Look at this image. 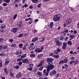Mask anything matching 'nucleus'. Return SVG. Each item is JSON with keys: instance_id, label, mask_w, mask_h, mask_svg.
<instances>
[{"instance_id": "obj_1", "label": "nucleus", "mask_w": 79, "mask_h": 79, "mask_svg": "<svg viewBox=\"0 0 79 79\" xmlns=\"http://www.w3.org/2000/svg\"><path fill=\"white\" fill-rule=\"evenodd\" d=\"M48 65L47 66V69L48 70V71H50V70H52V69H54V68H55V66L53 65H52L50 63H48Z\"/></svg>"}, {"instance_id": "obj_2", "label": "nucleus", "mask_w": 79, "mask_h": 79, "mask_svg": "<svg viewBox=\"0 0 79 79\" xmlns=\"http://www.w3.org/2000/svg\"><path fill=\"white\" fill-rule=\"evenodd\" d=\"M60 19V15L57 14L55 15L54 16L53 20L54 21H58Z\"/></svg>"}, {"instance_id": "obj_3", "label": "nucleus", "mask_w": 79, "mask_h": 79, "mask_svg": "<svg viewBox=\"0 0 79 79\" xmlns=\"http://www.w3.org/2000/svg\"><path fill=\"white\" fill-rule=\"evenodd\" d=\"M45 62V60L44 59L42 60L41 62H40V64L37 65V67H40L41 66H44V63Z\"/></svg>"}, {"instance_id": "obj_4", "label": "nucleus", "mask_w": 79, "mask_h": 79, "mask_svg": "<svg viewBox=\"0 0 79 79\" xmlns=\"http://www.w3.org/2000/svg\"><path fill=\"white\" fill-rule=\"evenodd\" d=\"M54 60V59L52 58H49L47 59V61L48 63H51L52 62H53V61Z\"/></svg>"}, {"instance_id": "obj_5", "label": "nucleus", "mask_w": 79, "mask_h": 79, "mask_svg": "<svg viewBox=\"0 0 79 79\" xmlns=\"http://www.w3.org/2000/svg\"><path fill=\"white\" fill-rule=\"evenodd\" d=\"M56 74V72L55 70H53L52 71H51L49 73V75L52 76H53L54 75H55Z\"/></svg>"}, {"instance_id": "obj_6", "label": "nucleus", "mask_w": 79, "mask_h": 79, "mask_svg": "<svg viewBox=\"0 0 79 79\" xmlns=\"http://www.w3.org/2000/svg\"><path fill=\"white\" fill-rule=\"evenodd\" d=\"M49 72L50 71H48L47 69V71L46 69H44L43 71V73L44 74H45V75H46V76H47L48 75V73H49Z\"/></svg>"}, {"instance_id": "obj_7", "label": "nucleus", "mask_w": 79, "mask_h": 79, "mask_svg": "<svg viewBox=\"0 0 79 79\" xmlns=\"http://www.w3.org/2000/svg\"><path fill=\"white\" fill-rule=\"evenodd\" d=\"M66 23L67 24H70L71 23V19H68L66 20Z\"/></svg>"}, {"instance_id": "obj_8", "label": "nucleus", "mask_w": 79, "mask_h": 79, "mask_svg": "<svg viewBox=\"0 0 79 79\" xmlns=\"http://www.w3.org/2000/svg\"><path fill=\"white\" fill-rule=\"evenodd\" d=\"M67 46V43L66 42H64L63 43V46L62 47V48L64 49H66Z\"/></svg>"}, {"instance_id": "obj_9", "label": "nucleus", "mask_w": 79, "mask_h": 79, "mask_svg": "<svg viewBox=\"0 0 79 79\" xmlns=\"http://www.w3.org/2000/svg\"><path fill=\"white\" fill-rule=\"evenodd\" d=\"M28 61H29V60L27 59H25L23 60L22 62L23 63H28Z\"/></svg>"}, {"instance_id": "obj_10", "label": "nucleus", "mask_w": 79, "mask_h": 79, "mask_svg": "<svg viewBox=\"0 0 79 79\" xmlns=\"http://www.w3.org/2000/svg\"><path fill=\"white\" fill-rule=\"evenodd\" d=\"M21 76H22V74H21L20 72H19L17 74L16 77H17V78H19L20 77H21Z\"/></svg>"}, {"instance_id": "obj_11", "label": "nucleus", "mask_w": 79, "mask_h": 79, "mask_svg": "<svg viewBox=\"0 0 79 79\" xmlns=\"http://www.w3.org/2000/svg\"><path fill=\"white\" fill-rule=\"evenodd\" d=\"M56 43L57 46H61L62 45V42H60L59 41H57Z\"/></svg>"}, {"instance_id": "obj_12", "label": "nucleus", "mask_w": 79, "mask_h": 79, "mask_svg": "<svg viewBox=\"0 0 79 79\" xmlns=\"http://www.w3.org/2000/svg\"><path fill=\"white\" fill-rule=\"evenodd\" d=\"M35 52H42V51H41V49L40 48H37L35 50Z\"/></svg>"}, {"instance_id": "obj_13", "label": "nucleus", "mask_w": 79, "mask_h": 79, "mask_svg": "<svg viewBox=\"0 0 79 79\" xmlns=\"http://www.w3.org/2000/svg\"><path fill=\"white\" fill-rule=\"evenodd\" d=\"M37 39H38V37H36L33 38L32 40V41L33 42H35V41H36Z\"/></svg>"}, {"instance_id": "obj_14", "label": "nucleus", "mask_w": 79, "mask_h": 79, "mask_svg": "<svg viewBox=\"0 0 79 79\" xmlns=\"http://www.w3.org/2000/svg\"><path fill=\"white\" fill-rule=\"evenodd\" d=\"M18 28H14L13 30V32H14V33H16V31H18Z\"/></svg>"}, {"instance_id": "obj_15", "label": "nucleus", "mask_w": 79, "mask_h": 79, "mask_svg": "<svg viewBox=\"0 0 79 79\" xmlns=\"http://www.w3.org/2000/svg\"><path fill=\"white\" fill-rule=\"evenodd\" d=\"M69 37H70V40H72V39H74V38L75 37V36H74V35H70Z\"/></svg>"}, {"instance_id": "obj_16", "label": "nucleus", "mask_w": 79, "mask_h": 79, "mask_svg": "<svg viewBox=\"0 0 79 79\" xmlns=\"http://www.w3.org/2000/svg\"><path fill=\"white\" fill-rule=\"evenodd\" d=\"M73 63L75 65H76L79 63V61L78 60H75V61L73 60Z\"/></svg>"}, {"instance_id": "obj_17", "label": "nucleus", "mask_w": 79, "mask_h": 79, "mask_svg": "<svg viewBox=\"0 0 79 79\" xmlns=\"http://www.w3.org/2000/svg\"><path fill=\"white\" fill-rule=\"evenodd\" d=\"M27 55V54H25L22 56H21V58H22V59L23 58H26V57Z\"/></svg>"}, {"instance_id": "obj_18", "label": "nucleus", "mask_w": 79, "mask_h": 79, "mask_svg": "<svg viewBox=\"0 0 79 79\" xmlns=\"http://www.w3.org/2000/svg\"><path fill=\"white\" fill-rule=\"evenodd\" d=\"M27 70L28 71H32V69H33V68L32 67H30L29 68H27Z\"/></svg>"}, {"instance_id": "obj_19", "label": "nucleus", "mask_w": 79, "mask_h": 79, "mask_svg": "<svg viewBox=\"0 0 79 79\" xmlns=\"http://www.w3.org/2000/svg\"><path fill=\"white\" fill-rule=\"evenodd\" d=\"M25 47H26L27 48H28L29 47V44H27V43H26L24 44Z\"/></svg>"}, {"instance_id": "obj_20", "label": "nucleus", "mask_w": 79, "mask_h": 79, "mask_svg": "<svg viewBox=\"0 0 79 79\" xmlns=\"http://www.w3.org/2000/svg\"><path fill=\"white\" fill-rule=\"evenodd\" d=\"M6 27V26L5 24L2 25L1 26V28L2 29H4Z\"/></svg>"}, {"instance_id": "obj_21", "label": "nucleus", "mask_w": 79, "mask_h": 79, "mask_svg": "<svg viewBox=\"0 0 79 79\" xmlns=\"http://www.w3.org/2000/svg\"><path fill=\"white\" fill-rule=\"evenodd\" d=\"M30 57H31V58H33L35 56V55L33 54H31L30 55Z\"/></svg>"}, {"instance_id": "obj_22", "label": "nucleus", "mask_w": 79, "mask_h": 79, "mask_svg": "<svg viewBox=\"0 0 79 79\" xmlns=\"http://www.w3.org/2000/svg\"><path fill=\"white\" fill-rule=\"evenodd\" d=\"M6 61L5 62V64H8V63H10V61L8 60H7V59H6Z\"/></svg>"}, {"instance_id": "obj_23", "label": "nucleus", "mask_w": 79, "mask_h": 79, "mask_svg": "<svg viewBox=\"0 0 79 79\" xmlns=\"http://www.w3.org/2000/svg\"><path fill=\"white\" fill-rule=\"evenodd\" d=\"M38 0H32V2L33 3H38Z\"/></svg>"}, {"instance_id": "obj_24", "label": "nucleus", "mask_w": 79, "mask_h": 79, "mask_svg": "<svg viewBox=\"0 0 79 79\" xmlns=\"http://www.w3.org/2000/svg\"><path fill=\"white\" fill-rule=\"evenodd\" d=\"M43 56V54H42L38 55V56H37V58H41V57H42Z\"/></svg>"}, {"instance_id": "obj_25", "label": "nucleus", "mask_w": 79, "mask_h": 79, "mask_svg": "<svg viewBox=\"0 0 79 79\" xmlns=\"http://www.w3.org/2000/svg\"><path fill=\"white\" fill-rule=\"evenodd\" d=\"M23 44H20L19 45V48H23Z\"/></svg>"}, {"instance_id": "obj_26", "label": "nucleus", "mask_w": 79, "mask_h": 79, "mask_svg": "<svg viewBox=\"0 0 79 79\" xmlns=\"http://www.w3.org/2000/svg\"><path fill=\"white\" fill-rule=\"evenodd\" d=\"M37 74L39 76H42V73L41 72H39L37 73Z\"/></svg>"}, {"instance_id": "obj_27", "label": "nucleus", "mask_w": 79, "mask_h": 79, "mask_svg": "<svg viewBox=\"0 0 79 79\" xmlns=\"http://www.w3.org/2000/svg\"><path fill=\"white\" fill-rule=\"evenodd\" d=\"M67 44L68 45H72V42H71V41H69L67 42Z\"/></svg>"}, {"instance_id": "obj_28", "label": "nucleus", "mask_w": 79, "mask_h": 79, "mask_svg": "<svg viewBox=\"0 0 79 79\" xmlns=\"http://www.w3.org/2000/svg\"><path fill=\"white\" fill-rule=\"evenodd\" d=\"M70 59L72 61H73L75 60V57L74 56H72V57H70Z\"/></svg>"}, {"instance_id": "obj_29", "label": "nucleus", "mask_w": 79, "mask_h": 79, "mask_svg": "<svg viewBox=\"0 0 79 79\" xmlns=\"http://www.w3.org/2000/svg\"><path fill=\"white\" fill-rule=\"evenodd\" d=\"M8 47L6 46H4L3 47V50H5V49H7Z\"/></svg>"}, {"instance_id": "obj_30", "label": "nucleus", "mask_w": 79, "mask_h": 79, "mask_svg": "<svg viewBox=\"0 0 79 79\" xmlns=\"http://www.w3.org/2000/svg\"><path fill=\"white\" fill-rule=\"evenodd\" d=\"M68 62V59L66 58L65 59V60H63V63H67Z\"/></svg>"}, {"instance_id": "obj_31", "label": "nucleus", "mask_w": 79, "mask_h": 79, "mask_svg": "<svg viewBox=\"0 0 79 79\" xmlns=\"http://www.w3.org/2000/svg\"><path fill=\"white\" fill-rule=\"evenodd\" d=\"M2 60H0V68H2Z\"/></svg>"}, {"instance_id": "obj_32", "label": "nucleus", "mask_w": 79, "mask_h": 79, "mask_svg": "<svg viewBox=\"0 0 79 79\" xmlns=\"http://www.w3.org/2000/svg\"><path fill=\"white\" fill-rule=\"evenodd\" d=\"M44 68V65L42 66L40 68V71H42V69H43V68Z\"/></svg>"}, {"instance_id": "obj_33", "label": "nucleus", "mask_w": 79, "mask_h": 79, "mask_svg": "<svg viewBox=\"0 0 79 79\" xmlns=\"http://www.w3.org/2000/svg\"><path fill=\"white\" fill-rule=\"evenodd\" d=\"M22 60H23V59L21 57V58H19L17 59L18 61H22Z\"/></svg>"}, {"instance_id": "obj_34", "label": "nucleus", "mask_w": 79, "mask_h": 79, "mask_svg": "<svg viewBox=\"0 0 79 79\" xmlns=\"http://www.w3.org/2000/svg\"><path fill=\"white\" fill-rule=\"evenodd\" d=\"M10 76L11 77H13L14 76V74L13 73H11V72H10Z\"/></svg>"}, {"instance_id": "obj_35", "label": "nucleus", "mask_w": 79, "mask_h": 79, "mask_svg": "<svg viewBox=\"0 0 79 79\" xmlns=\"http://www.w3.org/2000/svg\"><path fill=\"white\" fill-rule=\"evenodd\" d=\"M63 60H60V62L59 63V64H61L62 63L63 64Z\"/></svg>"}, {"instance_id": "obj_36", "label": "nucleus", "mask_w": 79, "mask_h": 79, "mask_svg": "<svg viewBox=\"0 0 79 79\" xmlns=\"http://www.w3.org/2000/svg\"><path fill=\"white\" fill-rule=\"evenodd\" d=\"M20 1V0H15V1H14V2L15 3H18V2H19Z\"/></svg>"}, {"instance_id": "obj_37", "label": "nucleus", "mask_w": 79, "mask_h": 79, "mask_svg": "<svg viewBox=\"0 0 79 79\" xmlns=\"http://www.w3.org/2000/svg\"><path fill=\"white\" fill-rule=\"evenodd\" d=\"M53 23L52 22H51L50 23V27H52V26H53Z\"/></svg>"}, {"instance_id": "obj_38", "label": "nucleus", "mask_w": 79, "mask_h": 79, "mask_svg": "<svg viewBox=\"0 0 79 79\" xmlns=\"http://www.w3.org/2000/svg\"><path fill=\"white\" fill-rule=\"evenodd\" d=\"M3 1L4 2H6V3H9L10 1V0H3Z\"/></svg>"}, {"instance_id": "obj_39", "label": "nucleus", "mask_w": 79, "mask_h": 79, "mask_svg": "<svg viewBox=\"0 0 79 79\" xmlns=\"http://www.w3.org/2000/svg\"><path fill=\"white\" fill-rule=\"evenodd\" d=\"M16 46V44H14L11 45V47H15Z\"/></svg>"}, {"instance_id": "obj_40", "label": "nucleus", "mask_w": 79, "mask_h": 79, "mask_svg": "<svg viewBox=\"0 0 79 79\" xmlns=\"http://www.w3.org/2000/svg\"><path fill=\"white\" fill-rule=\"evenodd\" d=\"M58 52L56 50H55L54 52V54H58Z\"/></svg>"}, {"instance_id": "obj_41", "label": "nucleus", "mask_w": 79, "mask_h": 79, "mask_svg": "<svg viewBox=\"0 0 79 79\" xmlns=\"http://www.w3.org/2000/svg\"><path fill=\"white\" fill-rule=\"evenodd\" d=\"M34 45V43H31L30 44V47H33Z\"/></svg>"}, {"instance_id": "obj_42", "label": "nucleus", "mask_w": 79, "mask_h": 79, "mask_svg": "<svg viewBox=\"0 0 79 79\" xmlns=\"http://www.w3.org/2000/svg\"><path fill=\"white\" fill-rule=\"evenodd\" d=\"M16 17H17V14H15L14 17V19H16Z\"/></svg>"}, {"instance_id": "obj_43", "label": "nucleus", "mask_w": 79, "mask_h": 79, "mask_svg": "<svg viewBox=\"0 0 79 79\" xmlns=\"http://www.w3.org/2000/svg\"><path fill=\"white\" fill-rule=\"evenodd\" d=\"M23 35V34H20L19 35H18V37H22Z\"/></svg>"}, {"instance_id": "obj_44", "label": "nucleus", "mask_w": 79, "mask_h": 79, "mask_svg": "<svg viewBox=\"0 0 79 79\" xmlns=\"http://www.w3.org/2000/svg\"><path fill=\"white\" fill-rule=\"evenodd\" d=\"M54 57H55V58H59V55H54Z\"/></svg>"}, {"instance_id": "obj_45", "label": "nucleus", "mask_w": 79, "mask_h": 79, "mask_svg": "<svg viewBox=\"0 0 79 79\" xmlns=\"http://www.w3.org/2000/svg\"><path fill=\"white\" fill-rule=\"evenodd\" d=\"M73 63H74V60H71V61L69 62L70 64H73Z\"/></svg>"}, {"instance_id": "obj_46", "label": "nucleus", "mask_w": 79, "mask_h": 79, "mask_svg": "<svg viewBox=\"0 0 79 79\" xmlns=\"http://www.w3.org/2000/svg\"><path fill=\"white\" fill-rule=\"evenodd\" d=\"M26 48H27V47H25L24 46L23 48V51L24 50H26Z\"/></svg>"}, {"instance_id": "obj_47", "label": "nucleus", "mask_w": 79, "mask_h": 79, "mask_svg": "<svg viewBox=\"0 0 79 79\" xmlns=\"http://www.w3.org/2000/svg\"><path fill=\"white\" fill-rule=\"evenodd\" d=\"M64 66L65 67V68L67 69L68 68V65L67 64H64Z\"/></svg>"}, {"instance_id": "obj_48", "label": "nucleus", "mask_w": 79, "mask_h": 79, "mask_svg": "<svg viewBox=\"0 0 79 79\" xmlns=\"http://www.w3.org/2000/svg\"><path fill=\"white\" fill-rule=\"evenodd\" d=\"M29 50H33V47H31V46H30L29 47Z\"/></svg>"}, {"instance_id": "obj_49", "label": "nucleus", "mask_w": 79, "mask_h": 79, "mask_svg": "<svg viewBox=\"0 0 79 79\" xmlns=\"http://www.w3.org/2000/svg\"><path fill=\"white\" fill-rule=\"evenodd\" d=\"M32 19L30 20V21H29V23L30 24H31L32 23Z\"/></svg>"}, {"instance_id": "obj_50", "label": "nucleus", "mask_w": 79, "mask_h": 79, "mask_svg": "<svg viewBox=\"0 0 79 79\" xmlns=\"http://www.w3.org/2000/svg\"><path fill=\"white\" fill-rule=\"evenodd\" d=\"M37 48V46H36L35 45H34L33 47V50L35 49V48Z\"/></svg>"}, {"instance_id": "obj_51", "label": "nucleus", "mask_w": 79, "mask_h": 79, "mask_svg": "<svg viewBox=\"0 0 79 79\" xmlns=\"http://www.w3.org/2000/svg\"><path fill=\"white\" fill-rule=\"evenodd\" d=\"M33 66H34V64H31L29 65V67L32 68V67H33Z\"/></svg>"}, {"instance_id": "obj_52", "label": "nucleus", "mask_w": 79, "mask_h": 79, "mask_svg": "<svg viewBox=\"0 0 79 79\" xmlns=\"http://www.w3.org/2000/svg\"><path fill=\"white\" fill-rule=\"evenodd\" d=\"M9 41L11 43V42H13V40L11 39H10L9 40Z\"/></svg>"}, {"instance_id": "obj_53", "label": "nucleus", "mask_w": 79, "mask_h": 79, "mask_svg": "<svg viewBox=\"0 0 79 79\" xmlns=\"http://www.w3.org/2000/svg\"><path fill=\"white\" fill-rule=\"evenodd\" d=\"M31 19V18H29L28 19H25V21H29V20H30Z\"/></svg>"}, {"instance_id": "obj_54", "label": "nucleus", "mask_w": 79, "mask_h": 79, "mask_svg": "<svg viewBox=\"0 0 79 79\" xmlns=\"http://www.w3.org/2000/svg\"><path fill=\"white\" fill-rule=\"evenodd\" d=\"M14 68H16L17 69H19V67L18 66H14Z\"/></svg>"}, {"instance_id": "obj_55", "label": "nucleus", "mask_w": 79, "mask_h": 79, "mask_svg": "<svg viewBox=\"0 0 79 79\" xmlns=\"http://www.w3.org/2000/svg\"><path fill=\"white\" fill-rule=\"evenodd\" d=\"M63 38H64V37H63V36L60 37V40H63Z\"/></svg>"}, {"instance_id": "obj_56", "label": "nucleus", "mask_w": 79, "mask_h": 79, "mask_svg": "<svg viewBox=\"0 0 79 79\" xmlns=\"http://www.w3.org/2000/svg\"><path fill=\"white\" fill-rule=\"evenodd\" d=\"M19 51H17L15 53V54H16V55H19Z\"/></svg>"}, {"instance_id": "obj_57", "label": "nucleus", "mask_w": 79, "mask_h": 79, "mask_svg": "<svg viewBox=\"0 0 79 79\" xmlns=\"http://www.w3.org/2000/svg\"><path fill=\"white\" fill-rule=\"evenodd\" d=\"M54 54L53 53H51L49 54V56H54Z\"/></svg>"}, {"instance_id": "obj_58", "label": "nucleus", "mask_w": 79, "mask_h": 79, "mask_svg": "<svg viewBox=\"0 0 79 79\" xmlns=\"http://www.w3.org/2000/svg\"><path fill=\"white\" fill-rule=\"evenodd\" d=\"M56 50L59 53L60 52V49L59 48H57Z\"/></svg>"}, {"instance_id": "obj_59", "label": "nucleus", "mask_w": 79, "mask_h": 79, "mask_svg": "<svg viewBox=\"0 0 79 79\" xmlns=\"http://www.w3.org/2000/svg\"><path fill=\"white\" fill-rule=\"evenodd\" d=\"M37 7L38 8H40L41 7V5L39 4L37 5Z\"/></svg>"}, {"instance_id": "obj_60", "label": "nucleus", "mask_w": 79, "mask_h": 79, "mask_svg": "<svg viewBox=\"0 0 79 79\" xmlns=\"http://www.w3.org/2000/svg\"><path fill=\"white\" fill-rule=\"evenodd\" d=\"M3 40V38L0 39V42L2 43V42Z\"/></svg>"}, {"instance_id": "obj_61", "label": "nucleus", "mask_w": 79, "mask_h": 79, "mask_svg": "<svg viewBox=\"0 0 79 79\" xmlns=\"http://www.w3.org/2000/svg\"><path fill=\"white\" fill-rule=\"evenodd\" d=\"M7 4L6 3H4L3 4V6H6V5H7Z\"/></svg>"}, {"instance_id": "obj_62", "label": "nucleus", "mask_w": 79, "mask_h": 79, "mask_svg": "<svg viewBox=\"0 0 79 79\" xmlns=\"http://www.w3.org/2000/svg\"><path fill=\"white\" fill-rule=\"evenodd\" d=\"M4 71L5 73H6V72H7V69H4Z\"/></svg>"}, {"instance_id": "obj_63", "label": "nucleus", "mask_w": 79, "mask_h": 79, "mask_svg": "<svg viewBox=\"0 0 79 79\" xmlns=\"http://www.w3.org/2000/svg\"><path fill=\"white\" fill-rule=\"evenodd\" d=\"M70 54H73V51H71L70 52Z\"/></svg>"}, {"instance_id": "obj_64", "label": "nucleus", "mask_w": 79, "mask_h": 79, "mask_svg": "<svg viewBox=\"0 0 79 79\" xmlns=\"http://www.w3.org/2000/svg\"><path fill=\"white\" fill-rule=\"evenodd\" d=\"M77 28H79V22L78 23V24L77 25Z\"/></svg>"}]
</instances>
